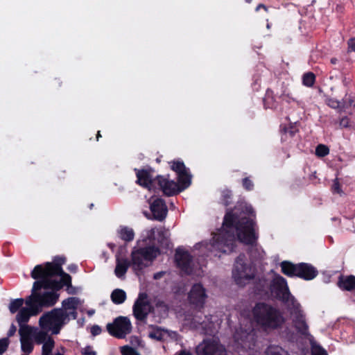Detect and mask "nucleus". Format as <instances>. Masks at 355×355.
I'll list each match as a JSON object with an SVG mask.
<instances>
[{
  "label": "nucleus",
  "instance_id": "ddd939ff",
  "mask_svg": "<svg viewBox=\"0 0 355 355\" xmlns=\"http://www.w3.org/2000/svg\"><path fill=\"white\" fill-rule=\"evenodd\" d=\"M60 295L53 291H46L43 293H32L28 298L36 306L40 313L43 307L52 306L58 302Z\"/></svg>",
  "mask_w": 355,
  "mask_h": 355
},
{
  "label": "nucleus",
  "instance_id": "423d86ee",
  "mask_svg": "<svg viewBox=\"0 0 355 355\" xmlns=\"http://www.w3.org/2000/svg\"><path fill=\"white\" fill-rule=\"evenodd\" d=\"M271 295L283 303L291 302L292 306V297H294L288 288L285 278L279 275H276L269 285Z\"/></svg>",
  "mask_w": 355,
  "mask_h": 355
},
{
  "label": "nucleus",
  "instance_id": "49530a36",
  "mask_svg": "<svg viewBox=\"0 0 355 355\" xmlns=\"http://www.w3.org/2000/svg\"><path fill=\"white\" fill-rule=\"evenodd\" d=\"M281 98L283 101H285L286 102L290 103L291 102H295V103H297V104L300 103V102L298 101L297 98H295V97H293L290 94H286L285 92H284L282 95H281Z\"/></svg>",
  "mask_w": 355,
  "mask_h": 355
},
{
  "label": "nucleus",
  "instance_id": "6ab92c4d",
  "mask_svg": "<svg viewBox=\"0 0 355 355\" xmlns=\"http://www.w3.org/2000/svg\"><path fill=\"white\" fill-rule=\"evenodd\" d=\"M318 275V270L308 263H297V277L309 281L313 279Z\"/></svg>",
  "mask_w": 355,
  "mask_h": 355
},
{
  "label": "nucleus",
  "instance_id": "2f4dec72",
  "mask_svg": "<svg viewBox=\"0 0 355 355\" xmlns=\"http://www.w3.org/2000/svg\"><path fill=\"white\" fill-rule=\"evenodd\" d=\"M170 164L171 168L175 171L177 175L182 173L188 170L184 162L181 160H173L170 162Z\"/></svg>",
  "mask_w": 355,
  "mask_h": 355
},
{
  "label": "nucleus",
  "instance_id": "5701e85b",
  "mask_svg": "<svg viewBox=\"0 0 355 355\" xmlns=\"http://www.w3.org/2000/svg\"><path fill=\"white\" fill-rule=\"evenodd\" d=\"M181 192L187 189L191 184V175L189 169L182 173L178 175V182Z\"/></svg>",
  "mask_w": 355,
  "mask_h": 355
},
{
  "label": "nucleus",
  "instance_id": "8fccbe9b",
  "mask_svg": "<svg viewBox=\"0 0 355 355\" xmlns=\"http://www.w3.org/2000/svg\"><path fill=\"white\" fill-rule=\"evenodd\" d=\"M355 52V37H351L347 41V52Z\"/></svg>",
  "mask_w": 355,
  "mask_h": 355
},
{
  "label": "nucleus",
  "instance_id": "3c124183",
  "mask_svg": "<svg viewBox=\"0 0 355 355\" xmlns=\"http://www.w3.org/2000/svg\"><path fill=\"white\" fill-rule=\"evenodd\" d=\"M82 355H96V352L93 350L92 346L88 345L83 349Z\"/></svg>",
  "mask_w": 355,
  "mask_h": 355
},
{
  "label": "nucleus",
  "instance_id": "4468645a",
  "mask_svg": "<svg viewBox=\"0 0 355 355\" xmlns=\"http://www.w3.org/2000/svg\"><path fill=\"white\" fill-rule=\"evenodd\" d=\"M147 297L146 293H139L134 303L132 312L137 320L145 321L150 312L152 306L147 300Z\"/></svg>",
  "mask_w": 355,
  "mask_h": 355
},
{
  "label": "nucleus",
  "instance_id": "cd10ccee",
  "mask_svg": "<svg viewBox=\"0 0 355 355\" xmlns=\"http://www.w3.org/2000/svg\"><path fill=\"white\" fill-rule=\"evenodd\" d=\"M79 303V300L78 297H71L64 300L62 302V309L66 311L72 309L76 310Z\"/></svg>",
  "mask_w": 355,
  "mask_h": 355
},
{
  "label": "nucleus",
  "instance_id": "a19ab883",
  "mask_svg": "<svg viewBox=\"0 0 355 355\" xmlns=\"http://www.w3.org/2000/svg\"><path fill=\"white\" fill-rule=\"evenodd\" d=\"M267 287L268 281L265 278L259 279L255 285V288L259 293L264 292Z\"/></svg>",
  "mask_w": 355,
  "mask_h": 355
},
{
  "label": "nucleus",
  "instance_id": "bf43d9fd",
  "mask_svg": "<svg viewBox=\"0 0 355 355\" xmlns=\"http://www.w3.org/2000/svg\"><path fill=\"white\" fill-rule=\"evenodd\" d=\"M150 336L151 338L157 339V340H162V334L161 333H159V335H157V333H151L150 334Z\"/></svg>",
  "mask_w": 355,
  "mask_h": 355
},
{
  "label": "nucleus",
  "instance_id": "09e8293b",
  "mask_svg": "<svg viewBox=\"0 0 355 355\" xmlns=\"http://www.w3.org/2000/svg\"><path fill=\"white\" fill-rule=\"evenodd\" d=\"M64 324H52L50 327H46V329H51L53 334H58L60 333L62 327Z\"/></svg>",
  "mask_w": 355,
  "mask_h": 355
},
{
  "label": "nucleus",
  "instance_id": "0eeeda50",
  "mask_svg": "<svg viewBox=\"0 0 355 355\" xmlns=\"http://www.w3.org/2000/svg\"><path fill=\"white\" fill-rule=\"evenodd\" d=\"M132 324L130 319L125 316L116 318L112 323L106 325L107 332L116 338H124L132 331Z\"/></svg>",
  "mask_w": 355,
  "mask_h": 355
},
{
  "label": "nucleus",
  "instance_id": "c85d7f7f",
  "mask_svg": "<svg viewBox=\"0 0 355 355\" xmlns=\"http://www.w3.org/2000/svg\"><path fill=\"white\" fill-rule=\"evenodd\" d=\"M54 346V340L51 337L49 336L42 345V355H55V353L52 354V350Z\"/></svg>",
  "mask_w": 355,
  "mask_h": 355
},
{
  "label": "nucleus",
  "instance_id": "bb28decb",
  "mask_svg": "<svg viewBox=\"0 0 355 355\" xmlns=\"http://www.w3.org/2000/svg\"><path fill=\"white\" fill-rule=\"evenodd\" d=\"M120 238L125 242H130L135 238V232L132 228L123 227L119 231Z\"/></svg>",
  "mask_w": 355,
  "mask_h": 355
},
{
  "label": "nucleus",
  "instance_id": "13d9d810",
  "mask_svg": "<svg viewBox=\"0 0 355 355\" xmlns=\"http://www.w3.org/2000/svg\"><path fill=\"white\" fill-rule=\"evenodd\" d=\"M68 270L71 272H76L77 270H78V267L76 264H71L68 266Z\"/></svg>",
  "mask_w": 355,
  "mask_h": 355
},
{
  "label": "nucleus",
  "instance_id": "a878e982",
  "mask_svg": "<svg viewBox=\"0 0 355 355\" xmlns=\"http://www.w3.org/2000/svg\"><path fill=\"white\" fill-rule=\"evenodd\" d=\"M110 297L114 304H121L126 300V293L122 289L116 288L112 292Z\"/></svg>",
  "mask_w": 355,
  "mask_h": 355
},
{
  "label": "nucleus",
  "instance_id": "e433bc0d",
  "mask_svg": "<svg viewBox=\"0 0 355 355\" xmlns=\"http://www.w3.org/2000/svg\"><path fill=\"white\" fill-rule=\"evenodd\" d=\"M19 334L21 336V339H28L32 333V327L26 324H19Z\"/></svg>",
  "mask_w": 355,
  "mask_h": 355
},
{
  "label": "nucleus",
  "instance_id": "f257e3e1",
  "mask_svg": "<svg viewBox=\"0 0 355 355\" xmlns=\"http://www.w3.org/2000/svg\"><path fill=\"white\" fill-rule=\"evenodd\" d=\"M242 214L255 218L253 208L248 205L237 204L234 209H227L223 221L222 228L212 237L210 250L230 254L236 248V236L239 242L247 245L257 244L259 234L255 231L254 218L242 216Z\"/></svg>",
  "mask_w": 355,
  "mask_h": 355
},
{
  "label": "nucleus",
  "instance_id": "6e6d98bb",
  "mask_svg": "<svg viewBox=\"0 0 355 355\" xmlns=\"http://www.w3.org/2000/svg\"><path fill=\"white\" fill-rule=\"evenodd\" d=\"M155 229L152 228L148 233V239L149 240H154L155 239Z\"/></svg>",
  "mask_w": 355,
  "mask_h": 355
},
{
  "label": "nucleus",
  "instance_id": "39448f33",
  "mask_svg": "<svg viewBox=\"0 0 355 355\" xmlns=\"http://www.w3.org/2000/svg\"><path fill=\"white\" fill-rule=\"evenodd\" d=\"M232 274L236 284H245V280L254 278L255 269L250 264L245 263V255L240 254L236 259Z\"/></svg>",
  "mask_w": 355,
  "mask_h": 355
},
{
  "label": "nucleus",
  "instance_id": "2eb2a0df",
  "mask_svg": "<svg viewBox=\"0 0 355 355\" xmlns=\"http://www.w3.org/2000/svg\"><path fill=\"white\" fill-rule=\"evenodd\" d=\"M198 355H227V352L223 345L218 342L207 339L199 344L196 349Z\"/></svg>",
  "mask_w": 355,
  "mask_h": 355
},
{
  "label": "nucleus",
  "instance_id": "4c0bfd02",
  "mask_svg": "<svg viewBox=\"0 0 355 355\" xmlns=\"http://www.w3.org/2000/svg\"><path fill=\"white\" fill-rule=\"evenodd\" d=\"M329 148L324 144H318L315 148V155L318 157H324L329 154Z\"/></svg>",
  "mask_w": 355,
  "mask_h": 355
},
{
  "label": "nucleus",
  "instance_id": "c9c22d12",
  "mask_svg": "<svg viewBox=\"0 0 355 355\" xmlns=\"http://www.w3.org/2000/svg\"><path fill=\"white\" fill-rule=\"evenodd\" d=\"M335 123L338 124V127L340 129L344 128H351L352 127V121L350 118L347 116H343L340 117L338 121L335 122Z\"/></svg>",
  "mask_w": 355,
  "mask_h": 355
},
{
  "label": "nucleus",
  "instance_id": "6e6552de",
  "mask_svg": "<svg viewBox=\"0 0 355 355\" xmlns=\"http://www.w3.org/2000/svg\"><path fill=\"white\" fill-rule=\"evenodd\" d=\"M291 314L293 315L292 320L297 332L302 336H308L309 334V326L306 322L305 315L301 309L300 304L296 302L295 297H292Z\"/></svg>",
  "mask_w": 355,
  "mask_h": 355
},
{
  "label": "nucleus",
  "instance_id": "f3484780",
  "mask_svg": "<svg viewBox=\"0 0 355 355\" xmlns=\"http://www.w3.org/2000/svg\"><path fill=\"white\" fill-rule=\"evenodd\" d=\"M175 261L177 267L187 275L192 273L193 268L191 263L193 257L190 253L182 248L178 247L175 253Z\"/></svg>",
  "mask_w": 355,
  "mask_h": 355
},
{
  "label": "nucleus",
  "instance_id": "69168bd1",
  "mask_svg": "<svg viewBox=\"0 0 355 355\" xmlns=\"http://www.w3.org/2000/svg\"><path fill=\"white\" fill-rule=\"evenodd\" d=\"M161 276H162L161 272L156 273L154 275V279H157L159 278Z\"/></svg>",
  "mask_w": 355,
  "mask_h": 355
},
{
  "label": "nucleus",
  "instance_id": "f03ea898",
  "mask_svg": "<svg viewBox=\"0 0 355 355\" xmlns=\"http://www.w3.org/2000/svg\"><path fill=\"white\" fill-rule=\"evenodd\" d=\"M252 315L257 326L265 331L281 329L286 322L279 309L264 302H259L254 304Z\"/></svg>",
  "mask_w": 355,
  "mask_h": 355
},
{
  "label": "nucleus",
  "instance_id": "052dcab7",
  "mask_svg": "<svg viewBox=\"0 0 355 355\" xmlns=\"http://www.w3.org/2000/svg\"><path fill=\"white\" fill-rule=\"evenodd\" d=\"M69 314V318L71 317L73 320L76 319L78 313L76 311V310H73L72 311H70L67 313Z\"/></svg>",
  "mask_w": 355,
  "mask_h": 355
},
{
  "label": "nucleus",
  "instance_id": "9d476101",
  "mask_svg": "<svg viewBox=\"0 0 355 355\" xmlns=\"http://www.w3.org/2000/svg\"><path fill=\"white\" fill-rule=\"evenodd\" d=\"M134 171L136 175L137 180L135 183L144 189L148 191L156 189L155 177L153 176L155 170L147 166L143 168H135Z\"/></svg>",
  "mask_w": 355,
  "mask_h": 355
},
{
  "label": "nucleus",
  "instance_id": "58836bf2",
  "mask_svg": "<svg viewBox=\"0 0 355 355\" xmlns=\"http://www.w3.org/2000/svg\"><path fill=\"white\" fill-rule=\"evenodd\" d=\"M21 350L24 353L30 354L33 350V344L30 340L28 339H20Z\"/></svg>",
  "mask_w": 355,
  "mask_h": 355
},
{
  "label": "nucleus",
  "instance_id": "37998d69",
  "mask_svg": "<svg viewBox=\"0 0 355 355\" xmlns=\"http://www.w3.org/2000/svg\"><path fill=\"white\" fill-rule=\"evenodd\" d=\"M327 105L333 109H342V102L334 98H328Z\"/></svg>",
  "mask_w": 355,
  "mask_h": 355
},
{
  "label": "nucleus",
  "instance_id": "72a5a7b5",
  "mask_svg": "<svg viewBox=\"0 0 355 355\" xmlns=\"http://www.w3.org/2000/svg\"><path fill=\"white\" fill-rule=\"evenodd\" d=\"M232 192L229 189H225L221 193L220 202L227 207L232 203Z\"/></svg>",
  "mask_w": 355,
  "mask_h": 355
},
{
  "label": "nucleus",
  "instance_id": "e2e57ef3",
  "mask_svg": "<svg viewBox=\"0 0 355 355\" xmlns=\"http://www.w3.org/2000/svg\"><path fill=\"white\" fill-rule=\"evenodd\" d=\"M260 8H263L266 11H268V8L264 4H263V3L259 4L257 6L255 10L258 11Z\"/></svg>",
  "mask_w": 355,
  "mask_h": 355
},
{
  "label": "nucleus",
  "instance_id": "1a4fd4ad",
  "mask_svg": "<svg viewBox=\"0 0 355 355\" xmlns=\"http://www.w3.org/2000/svg\"><path fill=\"white\" fill-rule=\"evenodd\" d=\"M151 214L144 211V214L148 219L155 220L158 221L164 220L168 213V208L164 200L161 198H154L152 196L148 200Z\"/></svg>",
  "mask_w": 355,
  "mask_h": 355
},
{
  "label": "nucleus",
  "instance_id": "b1692460",
  "mask_svg": "<svg viewBox=\"0 0 355 355\" xmlns=\"http://www.w3.org/2000/svg\"><path fill=\"white\" fill-rule=\"evenodd\" d=\"M56 276H60L61 277L59 282L60 283V285H62V287L64 286H67L66 291L69 294H75L74 291H71L70 290V288H73V286L71 284V277L69 274L62 270V272H61L60 273L56 275Z\"/></svg>",
  "mask_w": 355,
  "mask_h": 355
},
{
  "label": "nucleus",
  "instance_id": "0e129e2a",
  "mask_svg": "<svg viewBox=\"0 0 355 355\" xmlns=\"http://www.w3.org/2000/svg\"><path fill=\"white\" fill-rule=\"evenodd\" d=\"M331 63L333 64H336L338 62V59L336 58H332L330 60Z\"/></svg>",
  "mask_w": 355,
  "mask_h": 355
},
{
  "label": "nucleus",
  "instance_id": "f704fd0d",
  "mask_svg": "<svg viewBox=\"0 0 355 355\" xmlns=\"http://www.w3.org/2000/svg\"><path fill=\"white\" fill-rule=\"evenodd\" d=\"M315 82V76L313 72H307L303 75L302 83L304 85L311 87Z\"/></svg>",
  "mask_w": 355,
  "mask_h": 355
},
{
  "label": "nucleus",
  "instance_id": "412c9836",
  "mask_svg": "<svg viewBox=\"0 0 355 355\" xmlns=\"http://www.w3.org/2000/svg\"><path fill=\"white\" fill-rule=\"evenodd\" d=\"M339 288L344 291H355V276L349 275L347 277L341 276L338 282Z\"/></svg>",
  "mask_w": 355,
  "mask_h": 355
},
{
  "label": "nucleus",
  "instance_id": "4be33fe9",
  "mask_svg": "<svg viewBox=\"0 0 355 355\" xmlns=\"http://www.w3.org/2000/svg\"><path fill=\"white\" fill-rule=\"evenodd\" d=\"M282 272L288 277H297V263L283 261L280 263Z\"/></svg>",
  "mask_w": 355,
  "mask_h": 355
},
{
  "label": "nucleus",
  "instance_id": "5fc2aeb1",
  "mask_svg": "<svg viewBox=\"0 0 355 355\" xmlns=\"http://www.w3.org/2000/svg\"><path fill=\"white\" fill-rule=\"evenodd\" d=\"M16 329V327L14 324H12L10 329L8 331L7 338L12 336L15 334Z\"/></svg>",
  "mask_w": 355,
  "mask_h": 355
},
{
  "label": "nucleus",
  "instance_id": "de8ad7c7",
  "mask_svg": "<svg viewBox=\"0 0 355 355\" xmlns=\"http://www.w3.org/2000/svg\"><path fill=\"white\" fill-rule=\"evenodd\" d=\"M332 191L334 193H336L340 194L343 193V190L341 189L340 184L338 180V178L335 179L332 185Z\"/></svg>",
  "mask_w": 355,
  "mask_h": 355
},
{
  "label": "nucleus",
  "instance_id": "7c9ffc66",
  "mask_svg": "<svg viewBox=\"0 0 355 355\" xmlns=\"http://www.w3.org/2000/svg\"><path fill=\"white\" fill-rule=\"evenodd\" d=\"M46 277H53L52 276H46L45 275H41V276L36 279L37 281L33 283L32 293H39L37 291L42 289V288L46 289Z\"/></svg>",
  "mask_w": 355,
  "mask_h": 355
},
{
  "label": "nucleus",
  "instance_id": "a211bd4d",
  "mask_svg": "<svg viewBox=\"0 0 355 355\" xmlns=\"http://www.w3.org/2000/svg\"><path fill=\"white\" fill-rule=\"evenodd\" d=\"M26 304L29 308H21L17 315L16 319L19 324L27 323L31 315H37L40 313L39 309L33 305L28 297L26 300Z\"/></svg>",
  "mask_w": 355,
  "mask_h": 355
},
{
  "label": "nucleus",
  "instance_id": "393cba45",
  "mask_svg": "<svg viewBox=\"0 0 355 355\" xmlns=\"http://www.w3.org/2000/svg\"><path fill=\"white\" fill-rule=\"evenodd\" d=\"M297 132L298 129L294 125L291 124L288 126H284L281 130L282 141H286L288 139L293 138Z\"/></svg>",
  "mask_w": 355,
  "mask_h": 355
},
{
  "label": "nucleus",
  "instance_id": "7ed1b4c3",
  "mask_svg": "<svg viewBox=\"0 0 355 355\" xmlns=\"http://www.w3.org/2000/svg\"><path fill=\"white\" fill-rule=\"evenodd\" d=\"M159 254V248L155 245L134 248L130 254L132 270L137 274L138 272L148 266L145 261L152 262Z\"/></svg>",
  "mask_w": 355,
  "mask_h": 355
},
{
  "label": "nucleus",
  "instance_id": "473e14b6",
  "mask_svg": "<svg viewBox=\"0 0 355 355\" xmlns=\"http://www.w3.org/2000/svg\"><path fill=\"white\" fill-rule=\"evenodd\" d=\"M51 277H46L45 286L46 289H51L52 291L57 293L62 288V285L58 280L51 279Z\"/></svg>",
  "mask_w": 355,
  "mask_h": 355
},
{
  "label": "nucleus",
  "instance_id": "a18cd8bd",
  "mask_svg": "<svg viewBox=\"0 0 355 355\" xmlns=\"http://www.w3.org/2000/svg\"><path fill=\"white\" fill-rule=\"evenodd\" d=\"M10 340L8 338H3L0 339V355L5 353L9 346Z\"/></svg>",
  "mask_w": 355,
  "mask_h": 355
},
{
  "label": "nucleus",
  "instance_id": "aec40b11",
  "mask_svg": "<svg viewBox=\"0 0 355 355\" xmlns=\"http://www.w3.org/2000/svg\"><path fill=\"white\" fill-rule=\"evenodd\" d=\"M130 266H132L131 260L127 258L117 257L116 260V266L114 274L118 278L124 277Z\"/></svg>",
  "mask_w": 355,
  "mask_h": 355
},
{
  "label": "nucleus",
  "instance_id": "9b49d317",
  "mask_svg": "<svg viewBox=\"0 0 355 355\" xmlns=\"http://www.w3.org/2000/svg\"><path fill=\"white\" fill-rule=\"evenodd\" d=\"M207 298L206 289L200 283L194 284L188 293L189 304L198 311L204 308Z\"/></svg>",
  "mask_w": 355,
  "mask_h": 355
},
{
  "label": "nucleus",
  "instance_id": "603ef678",
  "mask_svg": "<svg viewBox=\"0 0 355 355\" xmlns=\"http://www.w3.org/2000/svg\"><path fill=\"white\" fill-rule=\"evenodd\" d=\"M91 334L92 336H96L101 334V327L97 324H94L91 327Z\"/></svg>",
  "mask_w": 355,
  "mask_h": 355
},
{
  "label": "nucleus",
  "instance_id": "338daca9",
  "mask_svg": "<svg viewBox=\"0 0 355 355\" xmlns=\"http://www.w3.org/2000/svg\"><path fill=\"white\" fill-rule=\"evenodd\" d=\"M55 83H58V86L60 87L61 85H62V83L60 81V79L59 78L58 79L55 78Z\"/></svg>",
  "mask_w": 355,
  "mask_h": 355
},
{
  "label": "nucleus",
  "instance_id": "c03bdc74",
  "mask_svg": "<svg viewBox=\"0 0 355 355\" xmlns=\"http://www.w3.org/2000/svg\"><path fill=\"white\" fill-rule=\"evenodd\" d=\"M242 186L248 191H252L254 189V183L248 177L242 180Z\"/></svg>",
  "mask_w": 355,
  "mask_h": 355
},
{
  "label": "nucleus",
  "instance_id": "864d4df0",
  "mask_svg": "<svg viewBox=\"0 0 355 355\" xmlns=\"http://www.w3.org/2000/svg\"><path fill=\"white\" fill-rule=\"evenodd\" d=\"M46 338H47V335L46 333L40 332L38 334V336H37V342L38 343H44V342L47 340Z\"/></svg>",
  "mask_w": 355,
  "mask_h": 355
},
{
  "label": "nucleus",
  "instance_id": "c756f323",
  "mask_svg": "<svg viewBox=\"0 0 355 355\" xmlns=\"http://www.w3.org/2000/svg\"><path fill=\"white\" fill-rule=\"evenodd\" d=\"M342 109H346L349 107L355 108V94L353 93L346 94L343 98L342 101Z\"/></svg>",
  "mask_w": 355,
  "mask_h": 355
},
{
  "label": "nucleus",
  "instance_id": "4d7b16f0",
  "mask_svg": "<svg viewBox=\"0 0 355 355\" xmlns=\"http://www.w3.org/2000/svg\"><path fill=\"white\" fill-rule=\"evenodd\" d=\"M175 355H192V354L189 351H187L186 349H182L178 352H176Z\"/></svg>",
  "mask_w": 355,
  "mask_h": 355
},
{
  "label": "nucleus",
  "instance_id": "20e7f679",
  "mask_svg": "<svg viewBox=\"0 0 355 355\" xmlns=\"http://www.w3.org/2000/svg\"><path fill=\"white\" fill-rule=\"evenodd\" d=\"M66 262V257L64 256H55L52 262H46L44 265L39 264L35 266L31 272V277L37 279L41 275L46 276L56 277V275L62 272V266Z\"/></svg>",
  "mask_w": 355,
  "mask_h": 355
},
{
  "label": "nucleus",
  "instance_id": "ea45409f",
  "mask_svg": "<svg viewBox=\"0 0 355 355\" xmlns=\"http://www.w3.org/2000/svg\"><path fill=\"white\" fill-rule=\"evenodd\" d=\"M24 300L22 298H17L12 300L9 306L10 311L12 313H16L23 305Z\"/></svg>",
  "mask_w": 355,
  "mask_h": 355
},
{
  "label": "nucleus",
  "instance_id": "dca6fc26",
  "mask_svg": "<svg viewBox=\"0 0 355 355\" xmlns=\"http://www.w3.org/2000/svg\"><path fill=\"white\" fill-rule=\"evenodd\" d=\"M156 188L161 190L166 196H173L181 192L179 185L174 180L169 179V175H158L155 177Z\"/></svg>",
  "mask_w": 355,
  "mask_h": 355
},
{
  "label": "nucleus",
  "instance_id": "774afa93",
  "mask_svg": "<svg viewBox=\"0 0 355 355\" xmlns=\"http://www.w3.org/2000/svg\"><path fill=\"white\" fill-rule=\"evenodd\" d=\"M100 137H101V134L100 131H98L96 134V140L98 141Z\"/></svg>",
  "mask_w": 355,
  "mask_h": 355
},
{
  "label": "nucleus",
  "instance_id": "79ce46f5",
  "mask_svg": "<svg viewBox=\"0 0 355 355\" xmlns=\"http://www.w3.org/2000/svg\"><path fill=\"white\" fill-rule=\"evenodd\" d=\"M120 351L122 355H136L137 354L136 349L129 345L121 347Z\"/></svg>",
  "mask_w": 355,
  "mask_h": 355
},
{
  "label": "nucleus",
  "instance_id": "f8f14e48",
  "mask_svg": "<svg viewBox=\"0 0 355 355\" xmlns=\"http://www.w3.org/2000/svg\"><path fill=\"white\" fill-rule=\"evenodd\" d=\"M67 319L69 314L66 311L62 309H53L40 317L39 324L42 328L50 327L52 324H64Z\"/></svg>",
  "mask_w": 355,
  "mask_h": 355
},
{
  "label": "nucleus",
  "instance_id": "680f3d73",
  "mask_svg": "<svg viewBox=\"0 0 355 355\" xmlns=\"http://www.w3.org/2000/svg\"><path fill=\"white\" fill-rule=\"evenodd\" d=\"M313 355H328V354L325 349L320 348V350Z\"/></svg>",
  "mask_w": 355,
  "mask_h": 355
}]
</instances>
